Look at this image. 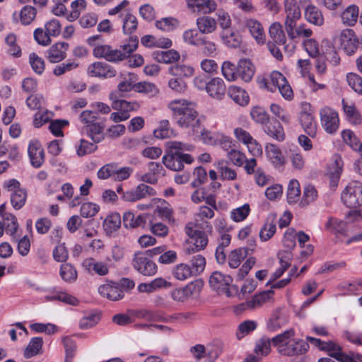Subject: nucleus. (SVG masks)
Segmentation results:
<instances>
[{"instance_id":"nucleus-31","label":"nucleus","mask_w":362,"mask_h":362,"mask_svg":"<svg viewBox=\"0 0 362 362\" xmlns=\"http://www.w3.org/2000/svg\"><path fill=\"white\" fill-rule=\"evenodd\" d=\"M162 160L165 166L171 170L179 171L184 168L181 161L180 152H167Z\"/></svg>"},{"instance_id":"nucleus-37","label":"nucleus","mask_w":362,"mask_h":362,"mask_svg":"<svg viewBox=\"0 0 362 362\" xmlns=\"http://www.w3.org/2000/svg\"><path fill=\"white\" fill-rule=\"evenodd\" d=\"M184 40L193 45H202L204 43V30L197 27L185 32Z\"/></svg>"},{"instance_id":"nucleus-13","label":"nucleus","mask_w":362,"mask_h":362,"mask_svg":"<svg viewBox=\"0 0 362 362\" xmlns=\"http://www.w3.org/2000/svg\"><path fill=\"white\" fill-rule=\"evenodd\" d=\"M168 107L171 111L173 117L177 119L192 109L197 107V104L185 98H178L169 102Z\"/></svg>"},{"instance_id":"nucleus-15","label":"nucleus","mask_w":362,"mask_h":362,"mask_svg":"<svg viewBox=\"0 0 362 362\" xmlns=\"http://www.w3.org/2000/svg\"><path fill=\"white\" fill-rule=\"evenodd\" d=\"M205 90L212 98L220 100L226 93V88L221 78H213L205 84Z\"/></svg>"},{"instance_id":"nucleus-43","label":"nucleus","mask_w":362,"mask_h":362,"mask_svg":"<svg viewBox=\"0 0 362 362\" xmlns=\"http://www.w3.org/2000/svg\"><path fill=\"white\" fill-rule=\"evenodd\" d=\"M59 275L64 281L69 283L74 282L78 276L76 269L69 263L61 265Z\"/></svg>"},{"instance_id":"nucleus-63","label":"nucleus","mask_w":362,"mask_h":362,"mask_svg":"<svg viewBox=\"0 0 362 362\" xmlns=\"http://www.w3.org/2000/svg\"><path fill=\"white\" fill-rule=\"evenodd\" d=\"M346 81L349 86L356 93L362 94V78L354 73H349L346 75Z\"/></svg>"},{"instance_id":"nucleus-7","label":"nucleus","mask_w":362,"mask_h":362,"mask_svg":"<svg viewBox=\"0 0 362 362\" xmlns=\"http://www.w3.org/2000/svg\"><path fill=\"white\" fill-rule=\"evenodd\" d=\"M309 344L303 339H293L285 344H281L278 349L280 354L285 356H298L306 354L309 349Z\"/></svg>"},{"instance_id":"nucleus-42","label":"nucleus","mask_w":362,"mask_h":362,"mask_svg":"<svg viewBox=\"0 0 362 362\" xmlns=\"http://www.w3.org/2000/svg\"><path fill=\"white\" fill-rule=\"evenodd\" d=\"M269 33L275 44L284 45L286 43V35L281 24H271Z\"/></svg>"},{"instance_id":"nucleus-19","label":"nucleus","mask_w":362,"mask_h":362,"mask_svg":"<svg viewBox=\"0 0 362 362\" xmlns=\"http://www.w3.org/2000/svg\"><path fill=\"white\" fill-rule=\"evenodd\" d=\"M93 54L96 58H104L109 62L121 61L122 54L118 49H113L109 45H98L94 47Z\"/></svg>"},{"instance_id":"nucleus-44","label":"nucleus","mask_w":362,"mask_h":362,"mask_svg":"<svg viewBox=\"0 0 362 362\" xmlns=\"http://www.w3.org/2000/svg\"><path fill=\"white\" fill-rule=\"evenodd\" d=\"M135 92L146 94L149 97H154L159 93V89L153 83L141 81L136 83Z\"/></svg>"},{"instance_id":"nucleus-61","label":"nucleus","mask_w":362,"mask_h":362,"mask_svg":"<svg viewBox=\"0 0 362 362\" xmlns=\"http://www.w3.org/2000/svg\"><path fill=\"white\" fill-rule=\"evenodd\" d=\"M358 14V7L356 5H350L342 13L343 23H356Z\"/></svg>"},{"instance_id":"nucleus-39","label":"nucleus","mask_w":362,"mask_h":362,"mask_svg":"<svg viewBox=\"0 0 362 362\" xmlns=\"http://www.w3.org/2000/svg\"><path fill=\"white\" fill-rule=\"evenodd\" d=\"M284 9L286 13V22L291 23L300 18V11L296 0H284Z\"/></svg>"},{"instance_id":"nucleus-9","label":"nucleus","mask_w":362,"mask_h":362,"mask_svg":"<svg viewBox=\"0 0 362 362\" xmlns=\"http://www.w3.org/2000/svg\"><path fill=\"white\" fill-rule=\"evenodd\" d=\"M132 265L138 272L144 276H153L157 272L156 263L149 259L142 252H137L134 255Z\"/></svg>"},{"instance_id":"nucleus-10","label":"nucleus","mask_w":362,"mask_h":362,"mask_svg":"<svg viewBox=\"0 0 362 362\" xmlns=\"http://www.w3.org/2000/svg\"><path fill=\"white\" fill-rule=\"evenodd\" d=\"M299 121L304 131L310 136L315 137L317 132V126L314 121V117L310 104L305 103L302 105V110L299 115Z\"/></svg>"},{"instance_id":"nucleus-23","label":"nucleus","mask_w":362,"mask_h":362,"mask_svg":"<svg viewBox=\"0 0 362 362\" xmlns=\"http://www.w3.org/2000/svg\"><path fill=\"white\" fill-rule=\"evenodd\" d=\"M69 44L66 42H57L52 45L47 50V57L51 63H59L66 57V51Z\"/></svg>"},{"instance_id":"nucleus-53","label":"nucleus","mask_w":362,"mask_h":362,"mask_svg":"<svg viewBox=\"0 0 362 362\" xmlns=\"http://www.w3.org/2000/svg\"><path fill=\"white\" fill-rule=\"evenodd\" d=\"M138 44V37L136 35H131L127 43L121 46L122 49H118V51L123 55L121 58V61L129 57L130 54L136 49Z\"/></svg>"},{"instance_id":"nucleus-27","label":"nucleus","mask_w":362,"mask_h":362,"mask_svg":"<svg viewBox=\"0 0 362 362\" xmlns=\"http://www.w3.org/2000/svg\"><path fill=\"white\" fill-rule=\"evenodd\" d=\"M265 152L268 159L275 168H281L286 163V159L276 145L267 144L265 146Z\"/></svg>"},{"instance_id":"nucleus-20","label":"nucleus","mask_w":362,"mask_h":362,"mask_svg":"<svg viewBox=\"0 0 362 362\" xmlns=\"http://www.w3.org/2000/svg\"><path fill=\"white\" fill-rule=\"evenodd\" d=\"M148 171L144 174L141 180L151 185L157 183L159 177L165 175V170L159 163L150 162L148 164Z\"/></svg>"},{"instance_id":"nucleus-3","label":"nucleus","mask_w":362,"mask_h":362,"mask_svg":"<svg viewBox=\"0 0 362 362\" xmlns=\"http://www.w3.org/2000/svg\"><path fill=\"white\" fill-rule=\"evenodd\" d=\"M175 119L180 127L187 129L193 134L198 136L204 135V128L202 125V119L197 107L192 109L189 112H185L184 115Z\"/></svg>"},{"instance_id":"nucleus-30","label":"nucleus","mask_w":362,"mask_h":362,"mask_svg":"<svg viewBox=\"0 0 362 362\" xmlns=\"http://www.w3.org/2000/svg\"><path fill=\"white\" fill-rule=\"evenodd\" d=\"M249 251L252 252L253 249L247 247H239L232 250L228 256V262L230 268H238L242 261L249 255Z\"/></svg>"},{"instance_id":"nucleus-45","label":"nucleus","mask_w":362,"mask_h":362,"mask_svg":"<svg viewBox=\"0 0 362 362\" xmlns=\"http://www.w3.org/2000/svg\"><path fill=\"white\" fill-rule=\"evenodd\" d=\"M86 3L85 0H75L71 4V10L66 15V19L70 21H76L81 13L85 10Z\"/></svg>"},{"instance_id":"nucleus-5","label":"nucleus","mask_w":362,"mask_h":362,"mask_svg":"<svg viewBox=\"0 0 362 362\" xmlns=\"http://www.w3.org/2000/svg\"><path fill=\"white\" fill-rule=\"evenodd\" d=\"M341 200L349 208L362 206V184L358 181L349 182L341 194Z\"/></svg>"},{"instance_id":"nucleus-46","label":"nucleus","mask_w":362,"mask_h":362,"mask_svg":"<svg viewBox=\"0 0 362 362\" xmlns=\"http://www.w3.org/2000/svg\"><path fill=\"white\" fill-rule=\"evenodd\" d=\"M305 18L308 23H322L324 21L321 11L313 4L305 9Z\"/></svg>"},{"instance_id":"nucleus-24","label":"nucleus","mask_w":362,"mask_h":362,"mask_svg":"<svg viewBox=\"0 0 362 362\" xmlns=\"http://www.w3.org/2000/svg\"><path fill=\"white\" fill-rule=\"evenodd\" d=\"M104 128V123L95 122L90 124L83 126L81 128V133L88 136L95 144H98L104 139V136L103 134Z\"/></svg>"},{"instance_id":"nucleus-29","label":"nucleus","mask_w":362,"mask_h":362,"mask_svg":"<svg viewBox=\"0 0 362 362\" xmlns=\"http://www.w3.org/2000/svg\"><path fill=\"white\" fill-rule=\"evenodd\" d=\"M82 265L88 272H93L99 276H105L109 272L108 267L105 263L95 261L93 258L84 259Z\"/></svg>"},{"instance_id":"nucleus-55","label":"nucleus","mask_w":362,"mask_h":362,"mask_svg":"<svg viewBox=\"0 0 362 362\" xmlns=\"http://www.w3.org/2000/svg\"><path fill=\"white\" fill-rule=\"evenodd\" d=\"M300 195V184L296 180H291L287 189V199L289 204L296 203Z\"/></svg>"},{"instance_id":"nucleus-40","label":"nucleus","mask_w":362,"mask_h":362,"mask_svg":"<svg viewBox=\"0 0 362 362\" xmlns=\"http://www.w3.org/2000/svg\"><path fill=\"white\" fill-rule=\"evenodd\" d=\"M121 226V216L119 213H112L108 215L103 222V228L108 234L117 230Z\"/></svg>"},{"instance_id":"nucleus-28","label":"nucleus","mask_w":362,"mask_h":362,"mask_svg":"<svg viewBox=\"0 0 362 362\" xmlns=\"http://www.w3.org/2000/svg\"><path fill=\"white\" fill-rule=\"evenodd\" d=\"M273 293L274 292L272 290L260 292L259 294L255 295L250 300L240 304L239 307L241 310L259 308L267 302L272 297Z\"/></svg>"},{"instance_id":"nucleus-34","label":"nucleus","mask_w":362,"mask_h":362,"mask_svg":"<svg viewBox=\"0 0 362 362\" xmlns=\"http://www.w3.org/2000/svg\"><path fill=\"white\" fill-rule=\"evenodd\" d=\"M222 342L219 339H214L205 347V362H214L222 351Z\"/></svg>"},{"instance_id":"nucleus-32","label":"nucleus","mask_w":362,"mask_h":362,"mask_svg":"<svg viewBox=\"0 0 362 362\" xmlns=\"http://www.w3.org/2000/svg\"><path fill=\"white\" fill-rule=\"evenodd\" d=\"M276 216L274 214H271L267 217L265 223L259 231V238L262 241H267L276 233Z\"/></svg>"},{"instance_id":"nucleus-11","label":"nucleus","mask_w":362,"mask_h":362,"mask_svg":"<svg viewBox=\"0 0 362 362\" xmlns=\"http://www.w3.org/2000/svg\"><path fill=\"white\" fill-rule=\"evenodd\" d=\"M156 193L153 187L145 184H139L134 189L123 192L121 198L124 202H134L148 196H153Z\"/></svg>"},{"instance_id":"nucleus-62","label":"nucleus","mask_w":362,"mask_h":362,"mask_svg":"<svg viewBox=\"0 0 362 362\" xmlns=\"http://www.w3.org/2000/svg\"><path fill=\"white\" fill-rule=\"evenodd\" d=\"M271 340L268 338L262 337L256 343L255 352L259 356L268 355L271 351Z\"/></svg>"},{"instance_id":"nucleus-38","label":"nucleus","mask_w":362,"mask_h":362,"mask_svg":"<svg viewBox=\"0 0 362 362\" xmlns=\"http://www.w3.org/2000/svg\"><path fill=\"white\" fill-rule=\"evenodd\" d=\"M112 107L117 111H121L123 113H127L132 111H136L140 108V105L137 102H129L125 100H112Z\"/></svg>"},{"instance_id":"nucleus-21","label":"nucleus","mask_w":362,"mask_h":362,"mask_svg":"<svg viewBox=\"0 0 362 362\" xmlns=\"http://www.w3.org/2000/svg\"><path fill=\"white\" fill-rule=\"evenodd\" d=\"M135 75L131 73L122 75L121 81L117 85V90L115 93H112L110 95V100H113L114 97L118 96L122 97L124 93L130 92L134 90L135 91Z\"/></svg>"},{"instance_id":"nucleus-54","label":"nucleus","mask_w":362,"mask_h":362,"mask_svg":"<svg viewBox=\"0 0 362 362\" xmlns=\"http://www.w3.org/2000/svg\"><path fill=\"white\" fill-rule=\"evenodd\" d=\"M169 73L179 78L189 77L194 73V69L185 64H176L169 69Z\"/></svg>"},{"instance_id":"nucleus-47","label":"nucleus","mask_w":362,"mask_h":362,"mask_svg":"<svg viewBox=\"0 0 362 362\" xmlns=\"http://www.w3.org/2000/svg\"><path fill=\"white\" fill-rule=\"evenodd\" d=\"M343 110L349 120L354 124H359L361 121V116L356 109L354 105L348 104L344 99L342 100Z\"/></svg>"},{"instance_id":"nucleus-60","label":"nucleus","mask_w":362,"mask_h":362,"mask_svg":"<svg viewBox=\"0 0 362 362\" xmlns=\"http://www.w3.org/2000/svg\"><path fill=\"white\" fill-rule=\"evenodd\" d=\"M192 274L191 268L186 264H177L173 271V276L180 281H184L189 277H190Z\"/></svg>"},{"instance_id":"nucleus-4","label":"nucleus","mask_w":362,"mask_h":362,"mask_svg":"<svg viewBox=\"0 0 362 362\" xmlns=\"http://www.w3.org/2000/svg\"><path fill=\"white\" fill-rule=\"evenodd\" d=\"M330 40L338 47H341L348 55L354 54L358 45V39L351 29L343 30L339 34L333 35Z\"/></svg>"},{"instance_id":"nucleus-41","label":"nucleus","mask_w":362,"mask_h":362,"mask_svg":"<svg viewBox=\"0 0 362 362\" xmlns=\"http://www.w3.org/2000/svg\"><path fill=\"white\" fill-rule=\"evenodd\" d=\"M323 46L325 47L326 54L329 55V61L333 66H337L340 62V57L337 53V47L329 39H324L322 41Z\"/></svg>"},{"instance_id":"nucleus-51","label":"nucleus","mask_w":362,"mask_h":362,"mask_svg":"<svg viewBox=\"0 0 362 362\" xmlns=\"http://www.w3.org/2000/svg\"><path fill=\"white\" fill-rule=\"evenodd\" d=\"M153 135L157 139L170 138L173 135V130L170 128V123L168 119L160 122L159 126L153 131Z\"/></svg>"},{"instance_id":"nucleus-36","label":"nucleus","mask_w":362,"mask_h":362,"mask_svg":"<svg viewBox=\"0 0 362 362\" xmlns=\"http://www.w3.org/2000/svg\"><path fill=\"white\" fill-rule=\"evenodd\" d=\"M228 95L237 104L245 106L248 104L250 98L247 93L238 86H231L228 89Z\"/></svg>"},{"instance_id":"nucleus-16","label":"nucleus","mask_w":362,"mask_h":362,"mask_svg":"<svg viewBox=\"0 0 362 362\" xmlns=\"http://www.w3.org/2000/svg\"><path fill=\"white\" fill-rule=\"evenodd\" d=\"M28 152L31 165L37 168L42 166L45 161V153L38 141L32 140L30 141Z\"/></svg>"},{"instance_id":"nucleus-22","label":"nucleus","mask_w":362,"mask_h":362,"mask_svg":"<svg viewBox=\"0 0 362 362\" xmlns=\"http://www.w3.org/2000/svg\"><path fill=\"white\" fill-rule=\"evenodd\" d=\"M263 130L267 135L278 141L285 139L284 128L276 119H270L263 126Z\"/></svg>"},{"instance_id":"nucleus-25","label":"nucleus","mask_w":362,"mask_h":362,"mask_svg":"<svg viewBox=\"0 0 362 362\" xmlns=\"http://www.w3.org/2000/svg\"><path fill=\"white\" fill-rule=\"evenodd\" d=\"M148 216V214H141L135 217L134 213L130 211H127L123 214L122 216L124 226L128 229L139 227L144 228Z\"/></svg>"},{"instance_id":"nucleus-49","label":"nucleus","mask_w":362,"mask_h":362,"mask_svg":"<svg viewBox=\"0 0 362 362\" xmlns=\"http://www.w3.org/2000/svg\"><path fill=\"white\" fill-rule=\"evenodd\" d=\"M42 343L43 341L41 337L32 338L25 349L24 356L26 358H29L38 354L42 349Z\"/></svg>"},{"instance_id":"nucleus-18","label":"nucleus","mask_w":362,"mask_h":362,"mask_svg":"<svg viewBox=\"0 0 362 362\" xmlns=\"http://www.w3.org/2000/svg\"><path fill=\"white\" fill-rule=\"evenodd\" d=\"M222 28L221 37L223 42L230 47H238L241 43L239 33L231 26V24H221Z\"/></svg>"},{"instance_id":"nucleus-57","label":"nucleus","mask_w":362,"mask_h":362,"mask_svg":"<svg viewBox=\"0 0 362 362\" xmlns=\"http://www.w3.org/2000/svg\"><path fill=\"white\" fill-rule=\"evenodd\" d=\"M252 119L263 126L270 119L269 114L261 107H254L250 112Z\"/></svg>"},{"instance_id":"nucleus-1","label":"nucleus","mask_w":362,"mask_h":362,"mask_svg":"<svg viewBox=\"0 0 362 362\" xmlns=\"http://www.w3.org/2000/svg\"><path fill=\"white\" fill-rule=\"evenodd\" d=\"M202 209V206L200 207V212L194 216V220L185 227V232L189 237L186 242V251L189 254L197 252L204 248V213Z\"/></svg>"},{"instance_id":"nucleus-2","label":"nucleus","mask_w":362,"mask_h":362,"mask_svg":"<svg viewBox=\"0 0 362 362\" xmlns=\"http://www.w3.org/2000/svg\"><path fill=\"white\" fill-rule=\"evenodd\" d=\"M325 229L335 235L336 243H345L346 245L353 242L362 240V233H359L345 240L349 235V225L347 223L335 218H329L325 223Z\"/></svg>"},{"instance_id":"nucleus-12","label":"nucleus","mask_w":362,"mask_h":362,"mask_svg":"<svg viewBox=\"0 0 362 362\" xmlns=\"http://www.w3.org/2000/svg\"><path fill=\"white\" fill-rule=\"evenodd\" d=\"M232 278L230 276H225L221 272H214L210 276L209 283L210 286L217 292L223 293L227 296H231L229 290V286L232 282Z\"/></svg>"},{"instance_id":"nucleus-52","label":"nucleus","mask_w":362,"mask_h":362,"mask_svg":"<svg viewBox=\"0 0 362 362\" xmlns=\"http://www.w3.org/2000/svg\"><path fill=\"white\" fill-rule=\"evenodd\" d=\"M3 220L2 223L4 224L6 233L14 238V235L18 227L17 218L11 214H6L3 215Z\"/></svg>"},{"instance_id":"nucleus-58","label":"nucleus","mask_w":362,"mask_h":362,"mask_svg":"<svg viewBox=\"0 0 362 362\" xmlns=\"http://www.w3.org/2000/svg\"><path fill=\"white\" fill-rule=\"evenodd\" d=\"M29 63L32 69L38 75H41L45 69V63L44 59L39 57L37 54L33 52L29 56Z\"/></svg>"},{"instance_id":"nucleus-6","label":"nucleus","mask_w":362,"mask_h":362,"mask_svg":"<svg viewBox=\"0 0 362 362\" xmlns=\"http://www.w3.org/2000/svg\"><path fill=\"white\" fill-rule=\"evenodd\" d=\"M4 187L11 192V202L15 209H21L25 204L27 199L26 191L20 187V182L15 180H10L4 183Z\"/></svg>"},{"instance_id":"nucleus-56","label":"nucleus","mask_w":362,"mask_h":362,"mask_svg":"<svg viewBox=\"0 0 362 362\" xmlns=\"http://www.w3.org/2000/svg\"><path fill=\"white\" fill-rule=\"evenodd\" d=\"M257 327V324L253 320H245L238 325L236 337L241 339L245 336L253 332Z\"/></svg>"},{"instance_id":"nucleus-33","label":"nucleus","mask_w":362,"mask_h":362,"mask_svg":"<svg viewBox=\"0 0 362 362\" xmlns=\"http://www.w3.org/2000/svg\"><path fill=\"white\" fill-rule=\"evenodd\" d=\"M288 35L291 39L297 37H309L313 35V30L305 28L303 24H285Z\"/></svg>"},{"instance_id":"nucleus-48","label":"nucleus","mask_w":362,"mask_h":362,"mask_svg":"<svg viewBox=\"0 0 362 362\" xmlns=\"http://www.w3.org/2000/svg\"><path fill=\"white\" fill-rule=\"evenodd\" d=\"M289 159L294 169L300 170L305 164V158L298 148L290 149Z\"/></svg>"},{"instance_id":"nucleus-17","label":"nucleus","mask_w":362,"mask_h":362,"mask_svg":"<svg viewBox=\"0 0 362 362\" xmlns=\"http://www.w3.org/2000/svg\"><path fill=\"white\" fill-rule=\"evenodd\" d=\"M99 293L110 300H119L124 297V293L117 283L107 281L98 288Z\"/></svg>"},{"instance_id":"nucleus-26","label":"nucleus","mask_w":362,"mask_h":362,"mask_svg":"<svg viewBox=\"0 0 362 362\" xmlns=\"http://www.w3.org/2000/svg\"><path fill=\"white\" fill-rule=\"evenodd\" d=\"M255 69L253 64L247 59H240L237 65L238 78L245 82H250L255 74Z\"/></svg>"},{"instance_id":"nucleus-35","label":"nucleus","mask_w":362,"mask_h":362,"mask_svg":"<svg viewBox=\"0 0 362 362\" xmlns=\"http://www.w3.org/2000/svg\"><path fill=\"white\" fill-rule=\"evenodd\" d=\"M153 59L159 63L171 64L180 59V54L174 50L156 51L152 54Z\"/></svg>"},{"instance_id":"nucleus-8","label":"nucleus","mask_w":362,"mask_h":362,"mask_svg":"<svg viewBox=\"0 0 362 362\" xmlns=\"http://www.w3.org/2000/svg\"><path fill=\"white\" fill-rule=\"evenodd\" d=\"M321 124L325 131L330 134H334L339 129V119L338 113L329 107H325L320 112Z\"/></svg>"},{"instance_id":"nucleus-64","label":"nucleus","mask_w":362,"mask_h":362,"mask_svg":"<svg viewBox=\"0 0 362 362\" xmlns=\"http://www.w3.org/2000/svg\"><path fill=\"white\" fill-rule=\"evenodd\" d=\"M222 73L224 77L229 81H233L238 79L237 66L230 62H223L222 67Z\"/></svg>"},{"instance_id":"nucleus-14","label":"nucleus","mask_w":362,"mask_h":362,"mask_svg":"<svg viewBox=\"0 0 362 362\" xmlns=\"http://www.w3.org/2000/svg\"><path fill=\"white\" fill-rule=\"evenodd\" d=\"M88 75L91 77L112 78L116 75V71L109 64L96 62L90 64L87 69Z\"/></svg>"},{"instance_id":"nucleus-59","label":"nucleus","mask_w":362,"mask_h":362,"mask_svg":"<svg viewBox=\"0 0 362 362\" xmlns=\"http://www.w3.org/2000/svg\"><path fill=\"white\" fill-rule=\"evenodd\" d=\"M247 28L258 44H264L265 34L262 24H247Z\"/></svg>"},{"instance_id":"nucleus-50","label":"nucleus","mask_w":362,"mask_h":362,"mask_svg":"<svg viewBox=\"0 0 362 362\" xmlns=\"http://www.w3.org/2000/svg\"><path fill=\"white\" fill-rule=\"evenodd\" d=\"M98 146L93 141L92 143L84 139H80L78 144L76 145V154L80 157L95 152Z\"/></svg>"}]
</instances>
